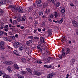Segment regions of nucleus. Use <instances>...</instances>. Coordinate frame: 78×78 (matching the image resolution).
Returning a JSON list of instances; mask_svg holds the SVG:
<instances>
[{
	"label": "nucleus",
	"mask_w": 78,
	"mask_h": 78,
	"mask_svg": "<svg viewBox=\"0 0 78 78\" xmlns=\"http://www.w3.org/2000/svg\"><path fill=\"white\" fill-rule=\"evenodd\" d=\"M4 11L3 10L0 9V12L1 14H3V13H4Z\"/></svg>",
	"instance_id": "473e14b6"
},
{
	"label": "nucleus",
	"mask_w": 78,
	"mask_h": 78,
	"mask_svg": "<svg viewBox=\"0 0 78 78\" xmlns=\"http://www.w3.org/2000/svg\"><path fill=\"white\" fill-rule=\"evenodd\" d=\"M15 43L18 47L20 45H21V43H20L19 42L16 41Z\"/></svg>",
	"instance_id": "4be33fe9"
},
{
	"label": "nucleus",
	"mask_w": 78,
	"mask_h": 78,
	"mask_svg": "<svg viewBox=\"0 0 78 78\" xmlns=\"http://www.w3.org/2000/svg\"><path fill=\"white\" fill-rule=\"evenodd\" d=\"M5 44V42L4 41H1L0 42V50H3L4 49V48L3 47L4 46V44Z\"/></svg>",
	"instance_id": "7ed1b4c3"
},
{
	"label": "nucleus",
	"mask_w": 78,
	"mask_h": 78,
	"mask_svg": "<svg viewBox=\"0 0 78 78\" xmlns=\"http://www.w3.org/2000/svg\"><path fill=\"white\" fill-rule=\"evenodd\" d=\"M49 52V51H45V52L44 53H48Z\"/></svg>",
	"instance_id": "69168bd1"
},
{
	"label": "nucleus",
	"mask_w": 78,
	"mask_h": 78,
	"mask_svg": "<svg viewBox=\"0 0 78 78\" xmlns=\"http://www.w3.org/2000/svg\"><path fill=\"white\" fill-rule=\"evenodd\" d=\"M33 41L30 40H29L28 41H27L26 42V45H29V44H32V43H33Z\"/></svg>",
	"instance_id": "9b49d317"
},
{
	"label": "nucleus",
	"mask_w": 78,
	"mask_h": 78,
	"mask_svg": "<svg viewBox=\"0 0 78 78\" xmlns=\"http://www.w3.org/2000/svg\"><path fill=\"white\" fill-rule=\"evenodd\" d=\"M13 45L16 48H17L19 47L16 44L15 42L13 43Z\"/></svg>",
	"instance_id": "f3484780"
},
{
	"label": "nucleus",
	"mask_w": 78,
	"mask_h": 78,
	"mask_svg": "<svg viewBox=\"0 0 78 78\" xmlns=\"http://www.w3.org/2000/svg\"><path fill=\"white\" fill-rule=\"evenodd\" d=\"M4 39L5 40V41H8L9 42H11V40H10L9 38H8L7 37H4Z\"/></svg>",
	"instance_id": "a211bd4d"
},
{
	"label": "nucleus",
	"mask_w": 78,
	"mask_h": 78,
	"mask_svg": "<svg viewBox=\"0 0 78 78\" xmlns=\"http://www.w3.org/2000/svg\"><path fill=\"white\" fill-rule=\"evenodd\" d=\"M54 15L55 17H57L58 16V13L57 12L54 13Z\"/></svg>",
	"instance_id": "7c9ffc66"
},
{
	"label": "nucleus",
	"mask_w": 78,
	"mask_h": 78,
	"mask_svg": "<svg viewBox=\"0 0 78 78\" xmlns=\"http://www.w3.org/2000/svg\"><path fill=\"white\" fill-rule=\"evenodd\" d=\"M8 25H5V27H4V29H6V28H8Z\"/></svg>",
	"instance_id": "8fccbe9b"
},
{
	"label": "nucleus",
	"mask_w": 78,
	"mask_h": 78,
	"mask_svg": "<svg viewBox=\"0 0 78 78\" xmlns=\"http://www.w3.org/2000/svg\"><path fill=\"white\" fill-rule=\"evenodd\" d=\"M42 25H43V26H44L45 25V22H43L42 23Z\"/></svg>",
	"instance_id": "5fc2aeb1"
},
{
	"label": "nucleus",
	"mask_w": 78,
	"mask_h": 78,
	"mask_svg": "<svg viewBox=\"0 0 78 78\" xmlns=\"http://www.w3.org/2000/svg\"><path fill=\"white\" fill-rule=\"evenodd\" d=\"M53 32V31H52V29H50L48 30V36L49 37L52 34V33Z\"/></svg>",
	"instance_id": "0eeeda50"
},
{
	"label": "nucleus",
	"mask_w": 78,
	"mask_h": 78,
	"mask_svg": "<svg viewBox=\"0 0 78 78\" xmlns=\"http://www.w3.org/2000/svg\"><path fill=\"white\" fill-rule=\"evenodd\" d=\"M21 19L22 18H21V17H18L17 19L18 22H20Z\"/></svg>",
	"instance_id": "bb28decb"
},
{
	"label": "nucleus",
	"mask_w": 78,
	"mask_h": 78,
	"mask_svg": "<svg viewBox=\"0 0 78 78\" xmlns=\"http://www.w3.org/2000/svg\"><path fill=\"white\" fill-rule=\"evenodd\" d=\"M5 64L6 65H11L12 64V62L11 61H5L4 62Z\"/></svg>",
	"instance_id": "39448f33"
},
{
	"label": "nucleus",
	"mask_w": 78,
	"mask_h": 78,
	"mask_svg": "<svg viewBox=\"0 0 78 78\" xmlns=\"http://www.w3.org/2000/svg\"><path fill=\"white\" fill-rule=\"evenodd\" d=\"M33 73L34 75H37V76H40L42 75L41 73L38 71L34 72Z\"/></svg>",
	"instance_id": "20e7f679"
},
{
	"label": "nucleus",
	"mask_w": 78,
	"mask_h": 78,
	"mask_svg": "<svg viewBox=\"0 0 78 78\" xmlns=\"http://www.w3.org/2000/svg\"><path fill=\"white\" fill-rule=\"evenodd\" d=\"M7 70L9 71V72L10 73L12 72V70L11 68V67L10 66H8L7 67Z\"/></svg>",
	"instance_id": "ddd939ff"
},
{
	"label": "nucleus",
	"mask_w": 78,
	"mask_h": 78,
	"mask_svg": "<svg viewBox=\"0 0 78 78\" xmlns=\"http://www.w3.org/2000/svg\"><path fill=\"white\" fill-rule=\"evenodd\" d=\"M3 32L2 31H0V36H3Z\"/></svg>",
	"instance_id": "72a5a7b5"
},
{
	"label": "nucleus",
	"mask_w": 78,
	"mask_h": 78,
	"mask_svg": "<svg viewBox=\"0 0 78 78\" xmlns=\"http://www.w3.org/2000/svg\"><path fill=\"white\" fill-rule=\"evenodd\" d=\"M10 37L12 39H13V40H15V37L12 36H11Z\"/></svg>",
	"instance_id": "f704fd0d"
},
{
	"label": "nucleus",
	"mask_w": 78,
	"mask_h": 78,
	"mask_svg": "<svg viewBox=\"0 0 78 78\" xmlns=\"http://www.w3.org/2000/svg\"><path fill=\"white\" fill-rule=\"evenodd\" d=\"M26 51H30V49H29V48H26Z\"/></svg>",
	"instance_id": "3c124183"
},
{
	"label": "nucleus",
	"mask_w": 78,
	"mask_h": 78,
	"mask_svg": "<svg viewBox=\"0 0 78 78\" xmlns=\"http://www.w3.org/2000/svg\"><path fill=\"white\" fill-rule=\"evenodd\" d=\"M37 30L38 31H39L40 32V31H41V29L38 28Z\"/></svg>",
	"instance_id": "052dcab7"
},
{
	"label": "nucleus",
	"mask_w": 78,
	"mask_h": 78,
	"mask_svg": "<svg viewBox=\"0 0 78 78\" xmlns=\"http://www.w3.org/2000/svg\"><path fill=\"white\" fill-rule=\"evenodd\" d=\"M44 43V38L43 37H41L40 39V41L38 42L39 44H43Z\"/></svg>",
	"instance_id": "423d86ee"
},
{
	"label": "nucleus",
	"mask_w": 78,
	"mask_h": 78,
	"mask_svg": "<svg viewBox=\"0 0 78 78\" xmlns=\"http://www.w3.org/2000/svg\"><path fill=\"white\" fill-rule=\"evenodd\" d=\"M62 22H63V19H61L60 21H58V23H62Z\"/></svg>",
	"instance_id": "2f4dec72"
},
{
	"label": "nucleus",
	"mask_w": 78,
	"mask_h": 78,
	"mask_svg": "<svg viewBox=\"0 0 78 78\" xmlns=\"http://www.w3.org/2000/svg\"><path fill=\"white\" fill-rule=\"evenodd\" d=\"M9 27H12V25H11V24H9Z\"/></svg>",
	"instance_id": "0e129e2a"
},
{
	"label": "nucleus",
	"mask_w": 78,
	"mask_h": 78,
	"mask_svg": "<svg viewBox=\"0 0 78 78\" xmlns=\"http://www.w3.org/2000/svg\"><path fill=\"white\" fill-rule=\"evenodd\" d=\"M55 75H56V73H50L47 75V76L48 78H53Z\"/></svg>",
	"instance_id": "f257e3e1"
},
{
	"label": "nucleus",
	"mask_w": 78,
	"mask_h": 78,
	"mask_svg": "<svg viewBox=\"0 0 78 78\" xmlns=\"http://www.w3.org/2000/svg\"><path fill=\"white\" fill-rule=\"evenodd\" d=\"M15 36L16 37V38H18L19 37V36L17 34L15 35Z\"/></svg>",
	"instance_id": "603ef678"
},
{
	"label": "nucleus",
	"mask_w": 78,
	"mask_h": 78,
	"mask_svg": "<svg viewBox=\"0 0 78 78\" xmlns=\"http://www.w3.org/2000/svg\"><path fill=\"white\" fill-rule=\"evenodd\" d=\"M27 39H33V36H29L27 38Z\"/></svg>",
	"instance_id": "a19ab883"
},
{
	"label": "nucleus",
	"mask_w": 78,
	"mask_h": 78,
	"mask_svg": "<svg viewBox=\"0 0 78 78\" xmlns=\"http://www.w3.org/2000/svg\"><path fill=\"white\" fill-rule=\"evenodd\" d=\"M65 37H63L62 38V42L63 41H64V39H65Z\"/></svg>",
	"instance_id": "e2e57ef3"
},
{
	"label": "nucleus",
	"mask_w": 78,
	"mask_h": 78,
	"mask_svg": "<svg viewBox=\"0 0 78 78\" xmlns=\"http://www.w3.org/2000/svg\"><path fill=\"white\" fill-rule=\"evenodd\" d=\"M19 49L20 50V51H22L23 50V49L24 48H23V46L22 45V44H21L20 45L19 47Z\"/></svg>",
	"instance_id": "9d476101"
},
{
	"label": "nucleus",
	"mask_w": 78,
	"mask_h": 78,
	"mask_svg": "<svg viewBox=\"0 0 78 78\" xmlns=\"http://www.w3.org/2000/svg\"><path fill=\"white\" fill-rule=\"evenodd\" d=\"M27 70L30 75H32V70L30 68H26Z\"/></svg>",
	"instance_id": "6e6552de"
},
{
	"label": "nucleus",
	"mask_w": 78,
	"mask_h": 78,
	"mask_svg": "<svg viewBox=\"0 0 78 78\" xmlns=\"http://www.w3.org/2000/svg\"><path fill=\"white\" fill-rule=\"evenodd\" d=\"M3 72L2 71H0V76H2V75H3Z\"/></svg>",
	"instance_id": "49530a36"
},
{
	"label": "nucleus",
	"mask_w": 78,
	"mask_h": 78,
	"mask_svg": "<svg viewBox=\"0 0 78 78\" xmlns=\"http://www.w3.org/2000/svg\"><path fill=\"white\" fill-rule=\"evenodd\" d=\"M13 53L15 54V55H16L17 56H19V55L17 54L18 52H17V50H15L13 51Z\"/></svg>",
	"instance_id": "5701e85b"
},
{
	"label": "nucleus",
	"mask_w": 78,
	"mask_h": 78,
	"mask_svg": "<svg viewBox=\"0 0 78 78\" xmlns=\"http://www.w3.org/2000/svg\"><path fill=\"white\" fill-rule=\"evenodd\" d=\"M60 5V3H59V2H57L55 3V6L56 7H58Z\"/></svg>",
	"instance_id": "cd10ccee"
},
{
	"label": "nucleus",
	"mask_w": 78,
	"mask_h": 78,
	"mask_svg": "<svg viewBox=\"0 0 78 78\" xmlns=\"http://www.w3.org/2000/svg\"><path fill=\"white\" fill-rule=\"evenodd\" d=\"M48 66L47 65H44V67H45L46 68H48Z\"/></svg>",
	"instance_id": "09e8293b"
},
{
	"label": "nucleus",
	"mask_w": 78,
	"mask_h": 78,
	"mask_svg": "<svg viewBox=\"0 0 78 78\" xmlns=\"http://www.w3.org/2000/svg\"><path fill=\"white\" fill-rule=\"evenodd\" d=\"M34 17L35 19H38V18H39V16L37 14H36L35 15H34Z\"/></svg>",
	"instance_id": "a878e982"
},
{
	"label": "nucleus",
	"mask_w": 78,
	"mask_h": 78,
	"mask_svg": "<svg viewBox=\"0 0 78 78\" xmlns=\"http://www.w3.org/2000/svg\"><path fill=\"white\" fill-rule=\"evenodd\" d=\"M70 5L71 6H74L75 5H73V4H70Z\"/></svg>",
	"instance_id": "680f3d73"
},
{
	"label": "nucleus",
	"mask_w": 78,
	"mask_h": 78,
	"mask_svg": "<svg viewBox=\"0 0 78 78\" xmlns=\"http://www.w3.org/2000/svg\"><path fill=\"white\" fill-rule=\"evenodd\" d=\"M32 13L33 14V16H35V15H36V12H35V11H34Z\"/></svg>",
	"instance_id": "58836bf2"
},
{
	"label": "nucleus",
	"mask_w": 78,
	"mask_h": 78,
	"mask_svg": "<svg viewBox=\"0 0 78 78\" xmlns=\"http://www.w3.org/2000/svg\"><path fill=\"white\" fill-rule=\"evenodd\" d=\"M61 12L62 13H64L65 12V10L64 9H62L61 10Z\"/></svg>",
	"instance_id": "79ce46f5"
},
{
	"label": "nucleus",
	"mask_w": 78,
	"mask_h": 78,
	"mask_svg": "<svg viewBox=\"0 0 78 78\" xmlns=\"http://www.w3.org/2000/svg\"><path fill=\"white\" fill-rule=\"evenodd\" d=\"M38 14L39 15H41V16L43 15V12L42 11H41V12H38Z\"/></svg>",
	"instance_id": "b1692460"
},
{
	"label": "nucleus",
	"mask_w": 78,
	"mask_h": 78,
	"mask_svg": "<svg viewBox=\"0 0 78 78\" xmlns=\"http://www.w3.org/2000/svg\"><path fill=\"white\" fill-rule=\"evenodd\" d=\"M36 2L37 4H40L41 3V0H37Z\"/></svg>",
	"instance_id": "c756f323"
},
{
	"label": "nucleus",
	"mask_w": 78,
	"mask_h": 78,
	"mask_svg": "<svg viewBox=\"0 0 78 78\" xmlns=\"http://www.w3.org/2000/svg\"><path fill=\"white\" fill-rule=\"evenodd\" d=\"M75 62V59L73 58L71 60V61L70 62V64H71V65H73L74 64V62Z\"/></svg>",
	"instance_id": "1a4fd4ad"
},
{
	"label": "nucleus",
	"mask_w": 78,
	"mask_h": 78,
	"mask_svg": "<svg viewBox=\"0 0 78 78\" xmlns=\"http://www.w3.org/2000/svg\"><path fill=\"white\" fill-rule=\"evenodd\" d=\"M49 2H54V0H48Z\"/></svg>",
	"instance_id": "4d7b16f0"
},
{
	"label": "nucleus",
	"mask_w": 78,
	"mask_h": 78,
	"mask_svg": "<svg viewBox=\"0 0 78 78\" xmlns=\"http://www.w3.org/2000/svg\"><path fill=\"white\" fill-rule=\"evenodd\" d=\"M72 24L73 26L74 27H78V23L75 20H73L72 21Z\"/></svg>",
	"instance_id": "f03ea898"
},
{
	"label": "nucleus",
	"mask_w": 78,
	"mask_h": 78,
	"mask_svg": "<svg viewBox=\"0 0 78 78\" xmlns=\"http://www.w3.org/2000/svg\"><path fill=\"white\" fill-rule=\"evenodd\" d=\"M0 4L1 5H5V4H6V2L5 1H0Z\"/></svg>",
	"instance_id": "4468645a"
},
{
	"label": "nucleus",
	"mask_w": 78,
	"mask_h": 78,
	"mask_svg": "<svg viewBox=\"0 0 78 78\" xmlns=\"http://www.w3.org/2000/svg\"><path fill=\"white\" fill-rule=\"evenodd\" d=\"M14 67L16 69H19V66H17V65L16 64H15L14 65Z\"/></svg>",
	"instance_id": "aec40b11"
},
{
	"label": "nucleus",
	"mask_w": 78,
	"mask_h": 78,
	"mask_svg": "<svg viewBox=\"0 0 78 78\" xmlns=\"http://www.w3.org/2000/svg\"><path fill=\"white\" fill-rule=\"evenodd\" d=\"M45 60L47 61V62H48V61H50V59L46 58L45 59Z\"/></svg>",
	"instance_id": "de8ad7c7"
},
{
	"label": "nucleus",
	"mask_w": 78,
	"mask_h": 78,
	"mask_svg": "<svg viewBox=\"0 0 78 78\" xmlns=\"http://www.w3.org/2000/svg\"><path fill=\"white\" fill-rule=\"evenodd\" d=\"M50 9H49L48 11H47V12H48V13H49V12H50Z\"/></svg>",
	"instance_id": "338daca9"
},
{
	"label": "nucleus",
	"mask_w": 78,
	"mask_h": 78,
	"mask_svg": "<svg viewBox=\"0 0 78 78\" xmlns=\"http://www.w3.org/2000/svg\"><path fill=\"white\" fill-rule=\"evenodd\" d=\"M18 78H21V76H20V75H18Z\"/></svg>",
	"instance_id": "13d9d810"
},
{
	"label": "nucleus",
	"mask_w": 78,
	"mask_h": 78,
	"mask_svg": "<svg viewBox=\"0 0 78 78\" xmlns=\"http://www.w3.org/2000/svg\"><path fill=\"white\" fill-rule=\"evenodd\" d=\"M51 67H52V66L50 65L49 66H48V68H51Z\"/></svg>",
	"instance_id": "bf43d9fd"
},
{
	"label": "nucleus",
	"mask_w": 78,
	"mask_h": 78,
	"mask_svg": "<svg viewBox=\"0 0 78 78\" xmlns=\"http://www.w3.org/2000/svg\"><path fill=\"white\" fill-rule=\"evenodd\" d=\"M3 34H5V35H7V33H6L5 32H3Z\"/></svg>",
	"instance_id": "6e6d98bb"
},
{
	"label": "nucleus",
	"mask_w": 78,
	"mask_h": 78,
	"mask_svg": "<svg viewBox=\"0 0 78 78\" xmlns=\"http://www.w3.org/2000/svg\"><path fill=\"white\" fill-rule=\"evenodd\" d=\"M65 49L63 48L62 50V55L63 56H65Z\"/></svg>",
	"instance_id": "2eb2a0df"
},
{
	"label": "nucleus",
	"mask_w": 78,
	"mask_h": 78,
	"mask_svg": "<svg viewBox=\"0 0 78 78\" xmlns=\"http://www.w3.org/2000/svg\"><path fill=\"white\" fill-rule=\"evenodd\" d=\"M33 7H30L29 8L28 10H33Z\"/></svg>",
	"instance_id": "c9c22d12"
},
{
	"label": "nucleus",
	"mask_w": 78,
	"mask_h": 78,
	"mask_svg": "<svg viewBox=\"0 0 78 78\" xmlns=\"http://www.w3.org/2000/svg\"><path fill=\"white\" fill-rule=\"evenodd\" d=\"M21 61L22 62H24L25 61V58H22L21 59Z\"/></svg>",
	"instance_id": "ea45409f"
},
{
	"label": "nucleus",
	"mask_w": 78,
	"mask_h": 78,
	"mask_svg": "<svg viewBox=\"0 0 78 78\" xmlns=\"http://www.w3.org/2000/svg\"><path fill=\"white\" fill-rule=\"evenodd\" d=\"M5 31H8V29L7 28V29H5Z\"/></svg>",
	"instance_id": "774afa93"
},
{
	"label": "nucleus",
	"mask_w": 78,
	"mask_h": 78,
	"mask_svg": "<svg viewBox=\"0 0 78 78\" xmlns=\"http://www.w3.org/2000/svg\"><path fill=\"white\" fill-rule=\"evenodd\" d=\"M40 47H41V46H38L37 47V48H38V49H39V50H40V52H42V49H41Z\"/></svg>",
	"instance_id": "393cba45"
},
{
	"label": "nucleus",
	"mask_w": 78,
	"mask_h": 78,
	"mask_svg": "<svg viewBox=\"0 0 78 78\" xmlns=\"http://www.w3.org/2000/svg\"><path fill=\"white\" fill-rule=\"evenodd\" d=\"M4 76L5 78H12V76H8V75H6L5 74H4Z\"/></svg>",
	"instance_id": "dca6fc26"
},
{
	"label": "nucleus",
	"mask_w": 78,
	"mask_h": 78,
	"mask_svg": "<svg viewBox=\"0 0 78 78\" xmlns=\"http://www.w3.org/2000/svg\"><path fill=\"white\" fill-rule=\"evenodd\" d=\"M38 63L39 64H42V62H41V61H39H39L37 60V63Z\"/></svg>",
	"instance_id": "a18cd8bd"
},
{
	"label": "nucleus",
	"mask_w": 78,
	"mask_h": 78,
	"mask_svg": "<svg viewBox=\"0 0 78 78\" xmlns=\"http://www.w3.org/2000/svg\"><path fill=\"white\" fill-rule=\"evenodd\" d=\"M34 39H35L36 40H39V37H34Z\"/></svg>",
	"instance_id": "e433bc0d"
},
{
	"label": "nucleus",
	"mask_w": 78,
	"mask_h": 78,
	"mask_svg": "<svg viewBox=\"0 0 78 78\" xmlns=\"http://www.w3.org/2000/svg\"><path fill=\"white\" fill-rule=\"evenodd\" d=\"M22 73L24 75H25L26 73V72H25V71H23L22 72Z\"/></svg>",
	"instance_id": "864d4df0"
},
{
	"label": "nucleus",
	"mask_w": 78,
	"mask_h": 78,
	"mask_svg": "<svg viewBox=\"0 0 78 78\" xmlns=\"http://www.w3.org/2000/svg\"><path fill=\"white\" fill-rule=\"evenodd\" d=\"M8 7L9 8H11L12 9H13V8H15V6L14 5H9Z\"/></svg>",
	"instance_id": "6ab92c4d"
},
{
	"label": "nucleus",
	"mask_w": 78,
	"mask_h": 78,
	"mask_svg": "<svg viewBox=\"0 0 78 78\" xmlns=\"http://www.w3.org/2000/svg\"><path fill=\"white\" fill-rule=\"evenodd\" d=\"M13 25L14 24H16V23H17V21H16V20H14L13 21Z\"/></svg>",
	"instance_id": "4c0bfd02"
},
{
	"label": "nucleus",
	"mask_w": 78,
	"mask_h": 78,
	"mask_svg": "<svg viewBox=\"0 0 78 78\" xmlns=\"http://www.w3.org/2000/svg\"><path fill=\"white\" fill-rule=\"evenodd\" d=\"M25 18H23V17H22V18L21 21L22 22H24V21H25Z\"/></svg>",
	"instance_id": "37998d69"
},
{
	"label": "nucleus",
	"mask_w": 78,
	"mask_h": 78,
	"mask_svg": "<svg viewBox=\"0 0 78 78\" xmlns=\"http://www.w3.org/2000/svg\"><path fill=\"white\" fill-rule=\"evenodd\" d=\"M13 12H16L18 11V8L17 9V8H15L13 9Z\"/></svg>",
	"instance_id": "412c9836"
},
{
	"label": "nucleus",
	"mask_w": 78,
	"mask_h": 78,
	"mask_svg": "<svg viewBox=\"0 0 78 78\" xmlns=\"http://www.w3.org/2000/svg\"><path fill=\"white\" fill-rule=\"evenodd\" d=\"M66 50L67 51L66 52V54H69V52H70V49L69 48H67Z\"/></svg>",
	"instance_id": "c85d7f7f"
},
{
	"label": "nucleus",
	"mask_w": 78,
	"mask_h": 78,
	"mask_svg": "<svg viewBox=\"0 0 78 78\" xmlns=\"http://www.w3.org/2000/svg\"><path fill=\"white\" fill-rule=\"evenodd\" d=\"M49 16L50 18H51V19H52V18H53V15L52 14L50 15Z\"/></svg>",
	"instance_id": "c03bdc74"
},
{
	"label": "nucleus",
	"mask_w": 78,
	"mask_h": 78,
	"mask_svg": "<svg viewBox=\"0 0 78 78\" xmlns=\"http://www.w3.org/2000/svg\"><path fill=\"white\" fill-rule=\"evenodd\" d=\"M23 10L22 8L19 7L18 8V12H23Z\"/></svg>",
	"instance_id": "f8f14e48"
}]
</instances>
